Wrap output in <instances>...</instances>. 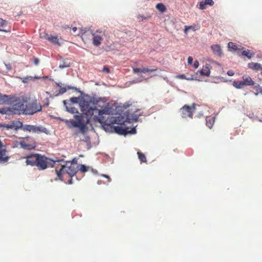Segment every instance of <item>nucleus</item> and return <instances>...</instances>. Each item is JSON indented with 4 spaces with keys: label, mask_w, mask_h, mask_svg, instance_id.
<instances>
[{
    "label": "nucleus",
    "mask_w": 262,
    "mask_h": 262,
    "mask_svg": "<svg viewBox=\"0 0 262 262\" xmlns=\"http://www.w3.org/2000/svg\"><path fill=\"white\" fill-rule=\"evenodd\" d=\"M137 18H141L142 20L147 19V17H145V16H142V15H138L137 16Z\"/></svg>",
    "instance_id": "46"
},
{
    "label": "nucleus",
    "mask_w": 262,
    "mask_h": 262,
    "mask_svg": "<svg viewBox=\"0 0 262 262\" xmlns=\"http://www.w3.org/2000/svg\"><path fill=\"white\" fill-rule=\"evenodd\" d=\"M211 49L213 54L218 56H221L223 54L221 48L219 45H213L211 46Z\"/></svg>",
    "instance_id": "10"
},
{
    "label": "nucleus",
    "mask_w": 262,
    "mask_h": 262,
    "mask_svg": "<svg viewBox=\"0 0 262 262\" xmlns=\"http://www.w3.org/2000/svg\"><path fill=\"white\" fill-rule=\"evenodd\" d=\"M199 29V26L198 25L194 24L192 26H185L184 27V33L187 34L189 30L196 31Z\"/></svg>",
    "instance_id": "14"
},
{
    "label": "nucleus",
    "mask_w": 262,
    "mask_h": 262,
    "mask_svg": "<svg viewBox=\"0 0 262 262\" xmlns=\"http://www.w3.org/2000/svg\"><path fill=\"white\" fill-rule=\"evenodd\" d=\"M81 110L83 113L75 115V120H67L66 122L70 123L72 127L79 128L82 132L85 130L86 124L90 120H93L100 123L106 132L123 135L136 133L135 128L129 130L128 128L124 127V123H121L119 117L110 116L108 105L103 102L96 101L91 106L89 102H84Z\"/></svg>",
    "instance_id": "1"
},
{
    "label": "nucleus",
    "mask_w": 262,
    "mask_h": 262,
    "mask_svg": "<svg viewBox=\"0 0 262 262\" xmlns=\"http://www.w3.org/2000/svg\"><path fill=\"white\" fill-rule=\"evenodd\" d=\"M57 85L60 88L59 92V94H62L66 92L67 88L64 86H62L61 83H57Z\"/></svg>",
    "instance_id": "28"
},
{
    "label": "nucleus",
    "mask_w": 262,
    "mask_h": 262,
    "mask_svg": "<svg viewBox=\"0 0 262 262\" xmlns=\"http://www.w3.org/2000/svg\"><path fill=\"white\" fill-rule=\"evenodd\" d=\"M57 162L63 163V164H60V167H56L55 168L57 177L61 180H63L64 174H68L70 177H72L78 171V166L67 161H63V160L57 161Z\"/></svg>",
    "instance_id": "4"
},
{
    "label": "nucleus",
    "mask_w": 262,
    "mask_h": 262,
    "mask_svg": "<svg viewBox=\"0 0 262 262\" xmlns=\"http://www.w3.org/2000/svg\"><path fill=\"white\" fill-rule=\"evenodd\" d=\"M3 126L7 129H12L14 127V125L12 124H4Z\"/></svg>",
    "instance_id": "37"
},
{
    "label": "nucleus",
    "mask_w": 262,
    "mask_h": 262,
    "mask_svg": "<svg viewBox=\"0 0 262 262\" xmlns=\"http://www.w3.org/2000/svg\"><path fill=\"white\" fill-rule=\"evenodd\" d=\"M193 61V58L191 56L188 57L187 62L188 64H191Z\"/></svg>",
    "instance_id": "39"
},
{
    "label": "nucleus",
    "mask_w": 262,
    "mask_h": 262,
    "mask_svg": "<svg viewBox=\"0 0 262 262\" xmlns=\"http://www.w3.org/2000/svg\"><path fill=\"white\" fill-rule=\"evenodd\" d=\"M259 92L262 94V87L259 88Z\"/></svg>",
    "instance_id": "49"
},
{
    "label": "nucleus",
    "mask_w": 262,
    "mask_h": 262,
    "mask_svg": "<svg viewBox=\"0 0 262 262\" xmlns=\"http://www.w3.org/2000/svg\"><path fill=\"white\" fill-rule=\"evenodd\" d=\"M7 25V21L6 20L0 18V27H4ZM0 31L8 32H10V30H4V29H0Z\"/></svg>",
    "instance_id": "20"
},
{
    "label": "nucleus",
    "mask_w": 262,
    "mask_h": 262,
    "mask_svg": "<svg viewBox=\"0 0 262 262\" xmlns=\"http://www.w3.org/2000/svg\"><path fill=\"white\" fill-rule=\"evenodd\" d=\"M215 117H207L206 118V125L209 128H211L214 124L215 121Z\"/></svg>",
    "instance_id": "13"
},
{
    "label": "nucleus",
    "mask_w": 262,
    "mask_h": 262,
    "mask_svg": "<svg viewBox=\"0 0 262 262\" xmlns=\"http://www.w3.org/2000/svg\"><path fill=\"white\" fill-rule=\"evenodd\" d=\"M12 110L14 114L26 115H33L42 110L40 104L35 100L31 103H28L27 97L19 98L13 104Z\"/></svg>",
    "instance_id": "2"
},
{
    "label": "nucleus",
    "mask_w": 262,
    "mask_h": 262,
    "mask_svg": "<svg viewBox=\"0 0 262 262\" xmlns=\"http://www.w3.org/2000/svg\"><path fill=\"white\" fill-rule=\"evenodd\" d=\"M102 71L107 73H108L110 71V69L107 67H104Z\"/></svg>",
    "instance_id": "40"
},
{
    "label": "nucleus",
    "mask_w": 262,
    "mask_h": 262,
    "mask_svg": "<svg viewBox=\"0 0 262 262\" xmlns=\"http://www.w3.org/2000/svg\"><path fill=\"white\" fill-rule=\"evenodd\" d=\"M233 85L236 89H242L244 86H245L243 81H234L233 83Z\"/></svg>",
    "instance_id": "18"
},
{
    "label": "nucleus",
    "mask_w": 262,
    "mask_h": 262,
    "mask_svg": "<svg viewBox=\"0 0 262 262\" xmlns=\"http://www.w3.org/2000/svg\"><path fill=\"white\" fill-rule=\"evenodd\" d=\"M260 70H261V75H262V68H261V69Z\"/></svg>",
    "instance_id": "52"
},
{
    "label": "nucleus",
    "mask_w": 262,
    "mask_h": 262,
    "mask_svg": "<svg viewBox=\"0 0 262 262\" xmlns=\"http://www.w3.org/2000/svg\"><path fill=\"white\" fill-rule=\"evenodd\" d=\"M194 68L197 69L199 66V62L198 60H195L193 65Z\"/></svg>",
    "instance_id": "41"
},
{
    "label": "nucleus",
    "mask_w": 262,
    "mask_h": 262,
    "mask_svg": "<svg viewBox=\"0 0 262 262\" xmlns=\"http://www.w3.org/2000/svg\"><path fill=\"white\" fill-rule=\"evenodd\" d=\"M9 159V157L7 155L6 146L0 141V163H6Z\"/></svg>",
    "instance_id": "8"
},
{
    "label": "nucleus",
    "mask_w": 262,
    "mask_h": 262,
    "mask_svg": "<svg viewBox=\"0 0 262 262\" xmlns=\"http://www.w3.org/2000/svg\"><path fill=\"white\" fill-rule=\"evenodd\" d=\"M51 35H49L47 33H41V34H40V37L41 38H44V39H46L48 40H49V38H50V37H51Z\"/></svg>",
    "instance_id": "30"
},
{
    "label": "nucleus",
    "mask_w": 262,
    "mask_h": 262,
    "mask_svg": "<svg viewBox=\"0 0 262 262\" xmlns=\"http://www.w3.org/2000/svg\"><path fill=\"white\" fill-rule=\"evenodd\" d=\"M204 2L206 5H209L210 6H213L214 4V2L212 0H205Z\"/></svg>",
    "instance_id": "35"
},
{
    "label": "nucleus",
    "mask_w": 262,
    "mask_h": 262,
    "mask_svg": "<svg viewBox=\"0 0 262 262\" xmlns=\"http://www.w3.org/2000/svg\"><path fill=\"white\" fill-rule=\"evenodd\" d=\"M77 28L75 27L72 28V31H73V32H75L77 31Z\"/></svg>",
    "instance_id": "48"
},
{
    "label": "nucleus",
    "mask_w": 262,
    "mask_h": 262,
    "mask_svg": "<svg viewBox=\"0 0 262 262\" xmlns=\"http://www.w3.org/2000/svg\"><path fill=\"white\" fill-rule=\"evenodd\" d=\"M195 109V107L194 104H192L191 106L186 104L180 109V112L183 118H186L189 117L192 118Z\"/></svg>",
    "instance_id": "7"
},
{
    "label": "nucleus",
    "mask_w": 262,
    "mask_h": 262,
    "mask_svg": "<svg viewBox=\"0 0 262 262\" xmlns=\"http://www.w3.org/2000/svg\"><path fill=\"white\" fill-rule=\"evenodd\" d=\"M81 38L85 43L92 40V43L95 47H99L102 43L105 33L100 30L95 31H86L85 29H81Z\"/></svg>",
    "instance_id": "3"
},
{
    "label": "nucleus",
    "mask_w": 262,
    "mask_h": 262,
    "mask_svg": "<svg viewBox=\"0 0 262 262\" xmlns=\"http://www.w3.org/2000/svg\"><path fill=\"white\" fill-rule=\"evenodd\" d=\"M227 74L229 75V76H232L234 75V72L232 70H229L228 72H227Z\"/></svg>",
    "instance_id": "42"
},
{
    "label": "nucleus",
    "mask_w": 262,
    "mask_h": 262,
    "mask_svg": "<svg viewBox=\"0 0 262 262\" xmlns=\"http://www.w3.org/2000/svg\"><path fill=\"white\" fill-rule=\"evenodd\" d=\"M132 116L134 117V118H133V120L137 121L139 118V116H140V115H136L135 114V113H134Z\"/></svg>",
    "instance_id": "38"
},
{
    "label": "nucleus",
    "mask_w": 262,
    "mask_h": 262,
    "mask_svg": "<svg viewBox=\"0 0 262 262\" xmlns=\"http://www.w3.org/2000/svg\"><path fill=\"white\" fill-rule=\"evenodd\" d=\"M19 124L20 125V127H23V129L24 131L32 132L35 133H45L46 134L48 132L47 128L41 126L27 124L23 126V124L21 122H19Z\"/></svg>",
    "instance_id": "6"
},
{
    "label": "nucleus",
    "mask_w": 262,
    "mask_h": 262,
    "mask_svg": "<svg viewBox=\"0 0 262 262\" xmlns=\"http://www.w3.org/2000/svg\"><path fill=\"white\" fill-rule=\"evenodd\" d=\"M8 97L7 95H2L0 94V104H4L8 101Z\"/></svg>",
    "instance_id": "22"
},
{
    "label": "nucleus",
    "mask_w": 262,
    "mask_h": 262,
    "mask_svg": "<svg viewBox=\"0 0 262 262\" xmlns=\"http://www.w3.org/2000/svg\"><path fill=\"white\" fill-rule=\"evenodd\" d=\"M38 62H39V59L37 58H35L34 59L35 64L37 65L38 64Z\"/></svg>",
    "instance_id": "47"
},
{
    "label": "nucleus",
    "mask_w": 262,
    "mask_h": 262,
    "mask_svg": "<svg viewBox=\"0 0 262 262\" xmlns=\"http://www.w3.org/2000/svg\"><path fill=\"white\" fill-rule=\"evenodd\" d=\"M176 77L179 79H186L187 80H192L193 79V77L191 76V77H186L184 74H180L176 76Z\"/></svg>",
    "instance_id": "26"
},
{
    "label": "nucleus",
    "mask_w": 262,
    "mask_h": 262,
    "mask_svg": "<svg viewBox=\"0 0 262 262\" xmlns=\"http://www.w3.org/2000/svg\"><path fill=\"white\" fill-rule=\"evenodd\" d=\"M72 180H69V184H72Z\"/></svg>",
    "instance_id": "51"
},
{
    "label": "nucleus",
    "mask_w": 262,
    "mask_h": 262,
    "mask_svg": "<svg viewBox=\"0 0 262 262\" xmlns=\"http://www.w3.org/2000/svg\"><path fill=\"white\" fill-rule=\"evenodd\" d=\"M22 146L25 149H30L29 145L22 144Z\"/></svg>",
    "instance_id": "45"
},
{
    "label": "nucleus",
    "mask_w": 262,
    "mask_h": 262,
    "mask_svg": "<svg viewBox=\"0 0 262 262\" xmlns=\"http://www.w3.org/2000/svg\"><path fill=\"white\" fill-rule=\"evenodd\" d=\"M156 8L161 12H164L166 10L165 6L162 3H159L156 5Z\"/></svg>",
    "instance_id": "21"
},
{
    "label": "nucleus",
    "mask_w": 262,
    "mask_h": 262,
    "mask_svg": "<svg viewBox=\"0 0 262 262\" xmlns=\"http://www.w3.org/2000/svg\"><path fill=\"white\" fill-rule=\"evenodd\" d=\"M39 154H35L30 155L25 158L26 159V163L27 165H30L31 166H36L38 158L39 157Z\"/></svg>",
    "instance_id": "9"
},
{
    "label": "nucleus",
    "mask_w": 262,
    "mask_h": 262,
    "mask_svg": "<svg viewBox=\"0 0 262 262\" xmlns=\"http://www.w3.org/2000/svg\"><path fill=\"white\" fill-rule=\"evenodd\" d=\"M157 69H149V68H143V73H149V72H153L157 71Z\"/></svg>",
    "instance_id": "29"
},
{
    "label": "nucleus",
    "mask_w": 262,
    "mask_h": 262,
    "mask_svg": "<svg viewBox=\"0 0 262 262\" xmlns=\"http://www.w3.org/2000/svg\"><path fill=\"white\" fill-rule=\"evenodd\" d=\"M70 66V63L67 61H63L62 63H60L59 65V67L60 69H63L65 68H68Z\"/></svg>",
    "instance_id": "27"
},
{
    "label": "nucleus",
    "mask_w": 262,
    "mask_h": 262,
    "mask_svg": "<svg viewBox=\"0 0 262 262\" xmlns=\"http://www.w3.org/2000/svg\"><path fill=\"white\" fill-rule=\"evenodd\" d=\"M242 55L247 56L248 58H251L253 56L254 54L253 53H251L249 50H245L243 51Z\"/></svg>",
    "instance_id": "23"
},
{
    "label": "nucleus",
    "mask_w": 262,
    "mask_h": 262,
    "mask_svg": "<svg viewBox=\"0 0 262 262\" xmlns=\"http://www.w3.org/2000/svg\"><path fill=\"white\" fill-rule=\"evenodd\" d=\"M242 78L245 86H252L255 85L254 81L250 76H243Z\"/></svg>",
    "instance_id": "11"
},
{
    "label": "nucleus",
    "mask_w": 262,
    "mask_h": 262,
    "mask_svg": "<svg viewBox=\"0 0 262 262\" xmlns=\"http://www.w3.org/2000/svg\"><path fill=\"white\" fill-rule=\"evenodd\" d=\"M210 69L208 64L204 66L200 71V74L203 76H209L210 75Z\"/></svg>",
    "instance_id": "12"
},
{
    "label": "nucleus",
    "mask_w": 262,
    "mask_h": 262,
    "mask_svg": "<svg viewBox=\"0 0 262 262\" xmlns=\"http://www.w3.org/2000/svg\"><path fill=\"white\" fill-rule=\"evenodd\" d=\"M103 176L105 177V178H107V179H108L109 180H110V177L108 176H107V175H103Z\"/></svg>",
    "instance_id": "50"
},
{
    "label": "nucleus",
    "mask_w": 262,
    "mask_h": 262,
    "mask_svg": "<svg viewBox=\"0 0 262 262\" xmlns=\"http://www.w3.org/2000/svg\"><path fill=\"white\" fill-rule=\"evenodd\" d=\"M228 47L230 50H236L238 49L237 45L232 42H229L228 43Z\"/></svg>",
    "instance_id": "24"
},
{
    "label": "nucleus",
    "mask_w": 262,
    "mask_h": 262,
    "mask_svg": "<svg viewBox=\"0 0 262 262\" xmlns=\"http://www.w3.org/2000/svg\"><path fill=\"white\" fill-rule=\"evenodd\" d=\"M32 79V77L31 76H27L22 79V81L24 83H27L29 81V80Z\"/></svg>",
    "instance_id": "32"
},
{
    "label": "nucleus",
    "mask_w": 262,
    "mask_h": 262,
    "mask_svg": "<svg viewBox=\"0 0 262 262\" xmlns=\"http://www.w3.org/2000/svg\"><path fill=\"white\" fill-rule=\"evenodd\" d=\"M254 85V89L256 90V91H259V88H261L260 85L259 84H255V85Z\"/></svg>",
    "instance_id": "43"
},
{
    "label": "nucleus",
    "mask_w": 262,
    "mask_h": 262,
    "mask_svg": "<svg viewBox=\"0 0 262 262\" xmlns=\"http://www.w3.org/2000/svg\"><path fill=\"white\" fill-rule=\"evenodd\" d=\"M56 164V162L45 156L39 154V157L36 166L39 170H45L49 167H53Z\"/></svg>",
    "instance_id": "5"
},
{
    "label": "nucleus",
    "mask_w": 262,
    "mask_h": 262,
    "mask_svg": "<svg viewBox=\"0 0 262 262\" xmlns=\"http://www.w3.org/2000/svg\"><path fill=\"white\" fill-rule=\"evenodd\" d=\"M89 169L90 167L86 166L83 164H81L78 166V170H80L82 173L89 171Z\"/></svg>",
    "instance_id": "19"
},
{
    "label": "nucleus",
    "mask_w": 262,
    "mask_h": 262,
    "mask_svg": "<svg viewBox=\"0 0 262 262\" xmlns=\"http://www.w3.org/2000/svg\"><path fill=\"white\" fill-rule=\"evenodd\" d=\"M137 155L138 156V158L140 160L141 163H146L147 162L146 158L144 154L138 151L137 152Z\"/></svg>",
    "instance_id": "17"
},
{
    "label": "nucleus",
    "mask_w": 262,
    "mask_h": 262,
    "mask_svg": "<svg viewBox=\"0 0 262 262\" xmlns=\"http://www.w3.org/2000/svg\"><path fill=\"white\" fill-rule=\"evenodd\" d=\"M68 162H70L71 163L73 164L74 165H76V166H78L77 164V158H74L72 161H67Z\"/></svg>",
    "instance_id": "36"
},
{
    "label": "nucleus",
    "mask_w": 262,
    "mask_h": 262,
    "mask_svg": "<svg viewBox=\"0 0 262 262\" xmlns=\"http://www.w3.org/2000/svg\"><path fill=\"white\" fill-rule=\"evenodd\" d=\"M206 5L205 4L204 2H201L200 3L199 8L200 9H201V10L205 9H206Z\"/></svg>",
    "instance_id": "34"
},
{
    "label": "nucleus",
    "mask_w": 262,
    "mask_h": 262,
    "mask_svg": "<svg viewBox=\"0 0 262 262\" xmlns=\"http://www.w3.org/2000/svg\"><path fill=\"white\" fill-rule=\"evenodd\" d=\"M248 67L254 70H260L262 68L261 64L258 63L251 62L248 64Z\"/></svg>",
    "instance_id": "15"
},
{
    "label": "nucleus",
    "mask_w": 262,
    "mask_h": 262,
    "mask_svg": "<svg viewBox=\"0 0 262 262\" xmlns=\"http://www.w3.org/2000/svg\"><path fill=\"white\" fill-rule=\"evenodd\" d=\"M49 41L58 46H60L61 45V43L59 41V39L57 38L56 36L51 35V37H50Z\"/></svg>",
    "instance_id": "16"
},
{
    "label": "nucleus",
    "mask_w": 262,
    "mask_h": 262,
    "mask_svg": "<svg viewBox=\"0 0 262 262\" xmlns=\"http://www.w3.org/2000/svg\"><path fill=\"white\" fill-rule=\"evenodd\" d=\"M70 101L73 103H77L78 102V97H72L70 98Z\"/></svg>",
    "instance_id": "33"
},
{
    "label": "nucleus",
    "mask_w": 262,
    "mask_h": 262,
    "mask_svg": "<svg viewBox=\"0 0 262 262\" xmlns=\"http://www.w3.org/2000/svg\"><path fill=\"white\" fill-rule=\"evenodd\" d=\"M6 112L7 111L5 108H2V109H0V113L2 114H5L6 113Z\"/></svg>",
    "instance_id": "44"
},
{
    "label": "nucleus",
    "mask_w": 262,
    "mask_h": 262,
    "mask_svg": "<svg viewBox=\"0 0 262 262\" xmlns=\"http://www.w3.org/2000/svg\"><path fill=\"white\" fill-rule=\"evenodd\" d=\"M63 103L64 104V105L66 106V108L67 110L68 111H69V112H71V113H77V110L74 108V107H71V108H68L66 105H67V101L66 100H63Z\"/></svg>",
    "instance_id": "25"
},
{
    "label": "nucleus",
    "mask_w": 262,
    "mask_h": 262,
    "mask_svg": "<svg viewBox=\"0 0 262 262\" xmlns=\"http://www.w3.org/2000/svg\"><path fill=\"white\" fill-rule=\"evenodd\" d=\"M133 72L134 74H137L138 73H143V69L134 68L133 69Z\"/></svg>",
    "instance_id": "31"
}]
</instances>
